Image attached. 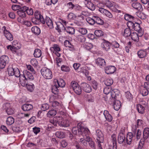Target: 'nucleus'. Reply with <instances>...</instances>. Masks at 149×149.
<instances>
[{
	"label": "nucleus",
	"instance_id": "2",
	"mask_svg": "<svg viewBox=\"0 0 149 149\" xmlns=\"http://www.w3.org/2000/svg\"><path fill=\"white\" fill-rule=\"evenodd\" d=\"M135 134V133L133 134L131 132H128L127 133L126 139V141L128 144H130L133 139L136 140V141H138L140 139L141 136V131L139 129L138 130L136 134V137H135L134 139V137L133 138V137L134 135Z\"/></svg>",
	"mask_w": 149,
	"mask_h": 149
},
{
	"label": "nucleus",
	"instance_id": "42",
	"mask_svg": "<svg viewBox=\"0 0 149 149\" xmlns=\"http://www.w3.org/2000/svg\"><path fill=\"white\" fill-rule=\"evenodd\" d=\"M13 47L15 48L17 50L21 47V45L19 43L17 42V40H14L12 42V45Z\"/></svg>",
	"mask_w": 149,
	"mask_h": 149
},
{
	"label": "nucleus",
	"instance_id": "39",
	"mask_svg": "<svg viewBox=\"0 0 149 149\" xmlns=\"http://www.w3.org/2000/svg\"><path fill=\"white\" fill-rule=\"evenodd\" d=\"M77 30L82 35H85L87 33V30L85 28L78 27L77 29Z\"/></svg>",
	"mask_w": 149,
	"mask_h": 149
},
{
	"label": "nucleus",
	"instance_id": "28",
	"mask_svg": "<svg viewBox=\"0 0 149 149\" xmlns=\"http://www.w3.org/2000/svg\"><path fill=\"white\" fill-rule=\"evenodd\" d=\"M118 141L120 144L125 141V135L123 133L120 132L119 133L118 137Z\"/></svg>",
	"mask_w": 149,
	"mask_h": 149
},
{
	"label": "nucleus",
	"instance_id": "15",
	"mask_svg": "<svg viewBox=\"0 0 149 149\" xmlns=\"http://www.w3.org/2000/svg\"><path fill=\"white\" fill-rule=\"evenodd\" d=\"M143 138L144 141L149 143V128L146 127L144 130L143 132Z\"/></svg>",
	"mask_w": 149,
	"mask_h": 149
},
{
	"label": "nucleus",
	"instance_id": "52",
	"mask_svg": "<svg viewBox=\"0 0 149 149\" xmlns=\"http://www.w3.org/2000/svg\"><path fill=\"white\" fill-rule=\"evenodd\" d=\"M56 116L55 118H54L52 119H50L49 120V122L51 124H52L53 126H57V124H58L57 121V117Z\"/></svg>",
	"mask_w": 149,
	"mask_h": 149
},
{
	"label": "nucleus",
	"instance_id": "9",
	"mask_svg": "<svg viewBox=\"0 0 149 149\" xmlns=\"http://www.w3.org/2000/svg\"><path fill=\"white\" fill-rule=\"evenodd\" d=\"M96 135L97 136L96 140L97 143H103L104 141V136L101 130H97L96 131Z\"/></svg>",
	"mask_w": 149,
	"mask_h": 149
},
{
	"label": "nucleus",
	"instance_id": "12",
	"mask_svg": "<svg viewBox=\"0 0 149 149\" xmlns=\"http://www.w3.org/2000/svg\"><path fill=\"white\" fill-rule=\"evenodd\" d=\"M149 49H141L137 52V54L139 58H144L147 56L148 52Z\"/></svg>",
	"mask_w": 149,
	"mask_h": 149
},
{
	"label": "nucleus",
	"instance_id": "62",
	"mask_svg": "<svg viewBox=\"0 0 149 149\" xmlns=\"http://www.w3.org/2000/svg\"><path fill=\"white\" fill-rule=\"evenodd\" d=\"M31 63L34 67H37L38 65V63L37 61L35 58H33L31 61Z\"/></svg>",
	"mask_w": 149,
	"mask_h": 149
},
{
	"label": "nucleus",
	"instance_id": "24",
	"mask_svg": "<svg viewBox=\"0 0 149 149\" xmlns=\"http://www.w3.org/2000/svg\"><path fill=\"white\" fill-rule=\"evenodd\" d=\"M112 101L113 102V107L114 109L116 111L119 110L121 106L120 101L118 100H115Z\"/></svg>",
	"mask_w": 149,
	"mask_h": 149
},
{
	"label": "nucleus",
	"instance_id": "35",
	"mask_svg": "<svg viewBox=\"0 0 149 149\" xmlns=\"http://www.w3.org/2000/svg\"><path fill=\"white\" fill-rule=\"evenodd\" d=\"M31 31L33 33L36 35H38L40 33V29L36 26L33 27L31 28Z\"/></svg>",
	"mask_w": 149,
	"mask_h": 149
},
{
	"label": "nucleus",
	"instance_id": "23",
	"mask_svg": "<svg viewBox=\"0 0 149 149\" xmlns=\"http://www.w3.org/2000/svg\"><path fill=\"white\" fill-rule=\"evenodd\" d=\"M64 45L66 47H68L70 50L74 51L75 50L74 45L69 41L67 40H65L64 42Z\"/></svg>",
	"mask_w": 149,
	"mask_h": 149
},
{
	"label": "nucleus",
	"instance_id": "40",
	"mask_svg": "<svg viewBox=\"0 0 149 149\" xmlns=\"http://www.w3.org/2000/svg\"><path fill=\"white\" fill-rule=\"evenodd\" d=\"M14 122V119L12 117L10 116L8 117L6 120V124L8 125H10Z\"/></svg>",
	"mask_w": 149,
	"mask_h": 149
},
{
	"label": "nucleus",
	"instance_id": "50",
	"mask_svg": "<svg viewBox=\"0 0 149 149\" xmlns=\"http://www.w3.org/2000/svg\"><path fill=\"white\" fill-rule=\"evenodd\" d=\"M95 22L98 24L102 25L104 24L103 20L100 17L95 16Z\"/></svg>",
	"mask_w": 149,
	"mask_h": 149
},
{
	"label": "nucleus",
	"instance_id": "13",
	"mask_svg": "<svg viewBox=\"0 0 149 149\" xmlns=\"http://www.w3.org/2000/svg\"><path fill=\"white\" fill-rule=\"evenodd\" d=\"M5 105L6 107L5 109L8 115H10L14 113L15 112L14 109L10 104L7 103Z\"/></svg>",
	"mask_w": 149,
	"mask_h": 149
},
{
	"label": "nucleus",
	"instance_id": "5",
	"mask_svg": "<svg viewBox=\"0 0 149 149\" xmlns=\"http://www.w3.org/2000/svg\"><path fill=\"white\" fill-rule=\"evenodd\" d=\"M105 6L111 9L112 11L116 13H120V10H118V6L114 3H112L109 1H107L106 2Z\"/></svg>",
	"mask_w": 149,
	"mask_h": 149
},
{
	"label": "nucleus",
	"instance_id": "18",
	"mask_svg": "<svg viewBox=\"0 0 149 149\" xmlns=\"http://www.w3.org/2000/svg\"><path fill=\"white\" fill-rule=\"evenodd\" d=\"M116 68L113 66H108L105 69V72L107 74L113 73L116 71Z\"/></svg>",
	"mask_w": 149,
	"mask_h": 149
},
{
	"label": "nucleus",
	"instance_id": "30",
	"mask_svg": "<svg viewBox=\"0 0 149 149\" xmlns=\"http://www.w3.org/2000/svg\"><path fill=\"white\" fill-rule=\"evenodd\" d=\"M81 131H82V135L84 136H86L90 133V132L88 128L84 127L82 126H81Z\"/></svg>",
	"mask_w": 149,
	"mask_h": 149
},
{
	"label": "nucleus",
	"instance_id": "33",
	"mask_svg": "<svg viewBox=\"0 0 149 149\" xmlns=\"http://www.w3.org/2000/svg\"><path fill=\"white\" fill-rule=\"evenodd\" d=\"M111 140L113 143V148L116 149L117 139L116 136L115 134H113L111 135Z\"/></svg>",
	"mask_w": 149,
	"mask_h": 149
},
{
	"label": "nucleus",
	"instance_id": "53",
	"mask_svg": "<svg viewBox=\"0 0 149 149\" xmlns=\"http://www.w3.org/2000/svg\"><path fill=\"white\" fill-rule=\"evenodd\" d=\"M61 69L62 71L64 72H69L70 70V68L69 66L64 65L61 66Z\"/></svg>",
	"mask_w": 149,
	"mask_h": 149
},
{
	"label": "nucleus",
	"instance_id": "14",
	"mask_svg": "<svg viewBox=\"0 0 149 149\" xmlns=\"http://www.w3.org/2000/svg\"><path fill=\"white\" fill-rule=\"evenodd\" d=\"M81 126L79 124L77 125V127H73L72 129V132L75 135H78L79 136L82 135V132L81 131Z\"/></svg>",
	"mask_w": 149,
	"mask_h": 149
},
{
	"label": "nucleus",
	"instance_id": "8",
	"mask_svg": "<svg viewBox=\"0 0 149 149\" xmlns=\"http://www.w3.org/2000/svg\"><path fill=\"white\" fill-rule=\"evenodd\" d=\"M9 62V58L6 55H3L0 57V68H5Z\"/></svg>",
	"mask_w": 149,
	"mask_h": 149
},
{
	"label": "nucleus",
	"instance_id": "49",
	"mask_svg": "<svg viewBox=\"0 0 149 149\" xmlns=\"http://www.w3.org/2000/svg\"><path fill=\"white\" fill-rule=\"evenodd\" d=\"M86 19L87 22L93 25L95 23V16L93 17L92 18L90 17H88Z\"/></svg>",
	"mask_w": 149,
	"mask_h": 149
},
{
	"label": "nucleus",
	"instance_id": "46",
	"mask_svg": "<svg viewBox=\"0 0 149 149\" xmlns=\"http://www.w3.org/2000/svg\"><path fill=\"white\" fill-rule=\"evenodd\" d=\"M87 6L89 9L92 10H94L95 8V7L94 5L90 1L87 3Z\"/></svg>",
	"mask_w": 149,
	"mask_h": 149
},
{
	"label": "nucleus",
	"instance_id": "60",
	"mask_svg": "<svg viewBox=\"0 0 149 149\" xmlns=\"http://www.w3.org/2000/svg\"><path fill=\"white\" fill-rule=\"evenodd\" d=\"M49 108V105L45 103L42 105L41 107V109L43 111H45L48 109Z\"/></svg>",
	"mask_w": 149,
	"mask_h": 149
},
{
	"label": "nucleus",
	"instance_id": "47",
	"mask_svg": "<svg viewBox=\"0 0 149 149\" xmlns=\"http://www.w3.org/2000/svg\"><path fill=\"white\" fill-rule=\"evenodd\" d=\"M17 13L20 17L22 18H24L26 17V14L22 10L17 11Z\"/></svg>",
	"mask_w": 149,
	"mask_h": 149
},
{
	"label": "nucleus",
	"instance_id": "44",
	"mask_svg": "<svg viewBox=\"0 0 149 149\" xmlns=\"http://www.w3.org/2000/svg\"><path fill=\"white\" fill-rule=\"evenodd\" d=\"M56 136L58 138H63L65 137V135L64 133L62 132H57L55 133Z\"/></svg>",
	"mask_w": 149,
	"mask_h": 149
},
{
	"label": "nucleus",
	"instance_id": "54",
	"mask_svg": "<svg viewBox=\"0 0 149 149\" xmlns=\"http://www.w3.org/2000/svg\"><path fill=\"white\" fill-rule=\"evenodd\" d=\"M58 0H46L45 3L47 5H50L53 3L55 4L58 2Z\"/></svg>",
	"mask_w": 149,
	"mask_h": 149
},
{
	"label": "nucleus",
	"instance_id": "37",
	"mask_svg": "<svg viewBox=\"0 0 149 149\" xmlns=\"http://www.w3.org/2000/svg\"><path fill=\"white\" fill-rule=\"evenodd\" d=\"M42 52L41 50L38 49H36L35 50L33 54L34 56L36 58H39L41 56Z\"/></svg>",
	"mask_w": 149,
	"mask_h": 149
},
{
	"label": "nucleus",
	"instance_id": "11",
	"mask_svg": "<svg viewBox=\"0 0 149 149\" xmlns=\"http://www.w3.org/2000/svg\"><path fill=\"white\" fill-rule=\"evenodd\" d=\"M99 11L102 14L109 18H111L113 17V15L110 12L103 8H99Z\"/></svg>",
	"mask_w": 149,
	"mask_h": 149
},
{
	"label": "nucleus",
	"instance_id": "22",
	"mask_svg": "<svg viewBox=\"0 0 149 149\" xmlns=\"http://www.w3.org/2000/svg\"><path fill=\"white\" fill-rule=\"evenodd\" d=\"M96 63L99 66H104L105 65L106 63L104 60L101 58H97L95 60Z\"/></svg>",
	"mask_w": 149,
	"mask_h": 149
},
{
	"label": "nucleus",
	"instance_id": "3",
	"mask_svg": "<svg viewBox=\"0 0 149 149\" xmlns=\"http://www.w3.org/2000/svg\"><path fill=\"white\" fill-rule=\"evenodd\" d=\"M41 73L43 77L46 79H51L52 77V71L46 67L42 68L41 70Z\"/></svg>",
	"mask_w": 149,
	"mask_h": 149
},
{
	"label": "nucleus",
	"instance_id": "57",
	"mask_svg": "<svg viewBox=\"0 0 149 149\" xmlns=\"http://www.w3.org/2000/svg\"><path fill=\"white\" fill-rule=\"evenodd\" d=\"M6 47L8 49L11 50L13 53H16L17 50L15 48L13 47L12 45H8Z\"/></svg>",
	"mask_w": 149,
	"mask_h": 149
},
{
	"label": "nucleus",
	"instance_id": "17",
	"mask_svg": "<svg viewBox=\"0 0 149 149\" xmlns=\"http://www.w3.org/2000/svg\"><path fill=\"white\" fill-rule=\"evenodd\" d=\"M81 85L83 90L85 92L89 93L91 91V88L88 84L86 83H83Z\"/></svg>",
	"mask_w": 149,
	"mask_h": 149
},
{
	"label": "nucleus",
	"instance_id": "63",
	"mask_svg": "<svg viewBox=\"0 0 149 149\" xmlns=\"http://www.w3.org/2000/svg\"><path fill=\"white\" fill-rule=\"evenodd\" d=\"M26 68L27 69L31 71L32 73L35 74L36 72L33 68L30 65H26Z\"/></svg>",
	"mask_w": 149,
	"mask_h": 149
},
{
	"label": "nucleus",
	"instance_id": "48",
	"mask_svg": "<svg viewBox=\"0 0 149 149\" xmlns=\"http://www.w3.org/2000/svg\"><path fill=\"white\" fill-rule=\"evenodd\" d=\"M58 87L57 86L56 84H55V85L53 86L52 87V92L55 94L58 93Z\"/></svg>",
	"mask_w": 149,
	"mask_h": 149
},
{
	"label": "nucleus",
	"instance_id": "45",
	"mask_svg": "<svg viewBox=\"0 0 149 149\" xmlns=\"http://www.w3.org/2000/svg\"><path fill=\"white\" fill-rule=\"evenodd\" d=\"M131 38L134 41H139V38L138 35L136 33H133L131 34Z\"/></svg>",
	"mask_w": 149,
	"mask_h": 149
},
{
	"label": "nucleus",
	"instance_id": "31",
	"mask_svg": "<svg viewBox=\"0 0 149 149\" xmlns=\"http://www.w3.org/2000/svg\"><path fill=\"white\" fill-rule=\"evenodd\" d=\"M45 21L47 26L50 29H52L53 28V22L50 18L46 17Z\"/></svg>",
	"mask_w": 149,
	"mask_h": 149
},
{
	"label": "nucleus",
	"instance_id": "32",
	"mask_svg": "<svg viewBox=\"0 0 149 149\" xmlns=\"http://www.w3.org/2000/svg\"><path fill=\"white\" fill-rule=\"evenodd\" d=\"M136 109L139 113L143 114L144 113L145 110V107L140 104L136 105Z\"/></svg>",
	"mask_w": 149,
	"mask_h": 149
},
{
	"label": "nucleus",
	"instance_id": "19",
	"mask_svg": "<svg viewBox=\"0 0 149 149\" xmlns=\"http://www.w3.org/2000/svg\"><path fill=\"white\" fill-rule=\"evenodd\" d=\"M54 82L55 84H56L57 86L58 87H64L65 85V82L64 80L61 79H55Z\"/></svg>",
	"mask_w": 149,
	"mask_h": 149
},
{
	"label": "nucleus",
	"instance_id": "34",
	"mask_svg": "<svg viewBox=\"0 0 149 149\" xmlns=\"http://www.w3.org/2000/svg\"><path fill=\"white\" fill-rule=\"evenodd\" d=\"M51 51L52 52H60L61 50L59 46L57 45H54L50 49Z\"/></svg>",
	"mask_w": 149,
	"mask_h": 149
},
{
	"label": "nucleus",
	"instance_id": "16",
	"mask_svg": "<svg viewBox=\"0 0 149 149\" xmlns=\"http://www.w3.org/2000/svg\"><path fill=\"white\" fill-rule=\"evenodd\" d=\"M111 43L108 41L104 40L103 42L101 44V47L103 49L106 51L109 50L110 48Z\"/></svg>",
	"mask_w": 149,
	"mask_h": 149
},
{
	"label": "nucleus",
	"instance_id": "38",
	"mask_svg": "<svg viewBox=\"0 0 149 149\" xmlns=\"http://www.w3.org/2000/svg\"><path fill=\"white\" fill-rule=\"evenodd\" d=\"M56 113V111L54 109L49 110L47 114V116L48 117H53L55 116Z\"/></svg>",
	"mask_w": 149,
	"mask_h": 149
},
{
	"label": "nucleus",
	"instance_id": "21",
	"mask_svg": "<svg viewBox=\"0 0 149 149\" xmlns=\"http://www.w3.org/2000/svg\"><path fill=\"white\" fill-rule=\"evenodd\" d=\"M111 100H117V97L118 95V91L116 89H114L111 91Z\"/></svg>",
	"mask_w": 149,
	"mask_h": 149
},
{
	"label": "nucleus",
	"instance_id": "26",
	"mask_svg": "<svg viewBox=\"0 0 149 149\" xmlns=\"http://www.w3.org/2000/svg\"><path fill=\"white\" fill-rule=\"evenodd\" d=\"M139 91L140 93L143 96H146L148 94V91L143 86L140 87Z\"/></svg>",
	"mask_w": 149,
	"mask_h": 149
},
{
	"label": "nucleus",
	"instance_id": "25",
	"mask_svg": "<svg viewBox=\"0 0 149 149\" xmlns=\"http://www.w3.org/2000/svg\"><path fill=\"white\" fill-rule=\"evenodd\" d=\"M33 108V107L31 104H24L22 107V110L25 111H29L32 109Z\"/></svg>",
	"mask_w": 149,
	"mask_h": 149
},
{
	"label": "nucleus",
	"instance_id": "64",
	"mask_svg": "<svg viewBox=\"0 0 149 149\" xmlns=\"http://www.w3.org/2000/svg\"><path fill=\"white\" fill-rule=\"evenodd\" d=\"M67 17L70 20H71L74 19L75 18L76 16L73 13H70L68 14Z\"/></svg>",
	"mask_w": 149,
	"mask_h": 149
},
{
	"label": "nucleus",
	"instance_id": "1",
	"mask_svg": "<svg viewBox=\"0 0 149 149\" xmlns=\"http://www.w3.org/2000/svg\"><path fill=\"white\" fill-rule=\"evenodd\" d=\"M23 74L21 75L19 77V81L23 86H25L27 83V80H32L34 77L32 74L28 71L25 70L24 71Z\"/></svg>",
	"mask_w": 149,
	"mask_h": 149
},
{
	"label": "nucleus",
	"instance_id": "7",
	"mask_svg": "<svg viewBox=\"0 0 149 149\" xmlns=\"http://www.w3.org/2000/svg\"><path fill=\"white\" fill-rule=\"evenodd\" d=\"M56 120L58 123V125L61 126L67 127L69 126V123L68 120H64L61 116L57 117Z\"/></svg>",
	"mask_w": 149,
	"mask_h": 149
},
{
	"label": "nucleus",
	"instance_id": "51",
	"mask_svg": "<svg viewBox=\"0 0 149 149\" xmlns=\"http://www.w3.org/2000/svg\"><path fill=\"white\" fill-rule=\"evenodd\" d=\"M113 83V81L111 79H107L104 81V84L107 86H110Z\"/></svg>",
	"mask_w": 149,
	"mask_h": 149
},
{
	"label": "nucleus",
	"instance_id": "20",
	"mask_svg": "<svg viewBox=\"0 0 149 149\" xmlns=\"http://www.w3.org/2000/svg\"><path fill=\"white\" fill-rule=\"evenodd\" d=\"M35 18L37 19H40V22L43 24H45V21L43 18V16L41 15L40 12L38 11H36L34 13Z\"/></svg>",
	"mask_w": 149,
	"mask_h": 149
},
{
	"label": "nucleus",
	"instance_id": "61",
	"mask_svg": "<svg viewBox=\"0 0 149 149\" xmlns=\"http://www.w3.org/2000/svg\"><path fill=\"white\" fill-rule=\"evenodd\" d=\"M91 85L93 88L95 90H96L98 87V84L95 80L92 81H91Z\"/></svg>",
	"mask_w": 149,
	"mask_h": 149
},
{
	"label": "nucleus",
	"instance_id": "59",
	"mask_svg": "<svg viewBox=\"0 0 149 149\" xmlns=\"http://www.w3.org/2000/svg\"><path fill=\"white\" fill-rule=\"evenodd\" d=\"M94 33L95 35L97 36L100 37L103 35V32L101 31L100 30H96L95 31Z\"/></svg>",
	"mask_w": 149,
	"mask_h": 149
},
{
	"label": "nucleus",
	"instance_id": "43",
	"mask_svg": "<svg viewBox=\"0 0 149 149\" xmlns=\"http://www.w3.org/2000/svg\"><path fill=\"white\" fill-rule=\"evenodd\" d=\"M133 29L138 32H140L141 31L140 24L136 22L134 23V26Z\"/></svg>",
	"mask_w": 149,
	"mask_h": 149
},
{
	"label": "nucleus",
	"instance_id": "36",
	"mask_svg": "<svg viewBox=\"0 0 149 149\" xmlns=\"http://www.w3.org/2000/svg\"><path fill=\"white\" fill-rule=\"evenodd\" d=\"M65 30L68 33L73 34L75 33V29L72 27L68 26L64 28Z\"/></svg>",
	"mask_w": 149,
	"mask_h": 149
},
{
	"label": "nucleus",
	"instance_id": "4",
	"mask_svg": "<svg viewBox=\"0 0 149 149\" xmlns=\"http://www.w3.org/2000/svg\"><path fill=\"white\" fill-rule=\"evenodd\" d=\"M70 88L72 89L75 93L80 95L82 92L81 89L78 83L75 81H72L70 85Z\"/></svg>",
	"mask_w": 149,
	"mask_h": 149
},
{
	"label": "nucleus",
	"instance_id": "56",
	"mask_svg": "<svg viewBox=\"0 0 149 149\" xmlns=\"http://www.w3.org/2000/svg\"><path fill=\"white\" fill-rule=\"evenodd\" d=\"M84 45V48L87 50H89L93 47L92 45L90 43L86 42Z\"/></svg>",
	"mask_w": 149,
	"mask_h": 149
},
{
	"label": "nucleus",
	"instance_id": "29",
	"mask_svg": "<svg viewBox=\"0 0 149 149\" xmlns=\"http://www.w3.org/2000/svg\"><path fill=\"white\" fill-rule=\"evenodd\" d=\"M103 114L106 120L108 121L111 122L112 121L113 119L112 117L108 111L106 110L104 111Z\"/></svg>",
	"mask_w": 149,
	"mask_h": 149
},
{
	"label": "nucleus",
	"instance_id": "27",
	"mask_svg": "<svg viewBox=\"0 0 149 149\" xmlns=\"http://www.w3.org/2000/svg\"><path fill=\"white\" fill-rule=\"evenodd\" d=\"M132 6L135 9L139 11H141L143 9L141 5L139 3H133L132 4Z\"/></svg>",
	"mask_w": 149,
	"mask_h": 149
},
{
	"label": "nucleus",
	"instance_id": "58",
	"mask_svg": "<svg viewBox=\"0 0 149 149\" xmlns=\"http://www.w3.org/2000/svg\"><path fill=\"white\" fill-rule=\"evenodd\" d=\"M26 86L27 89L28 91H32L34 90V86L33 84H27L25 85Z\"/></svg>",
	"mask_w": 149,
	"mask_h": 149
},
{
	"label": "nucleus",
	"instance_id": "10",
	"mask_svg": "<svg viewBox=\"0 0 149 149\" xmlns=\"http://www.w3.org/2000/svg\"><path fill=\"white\" fill-rule=\"evenodd\" d=\"M2 29L3 31V33L7 39L9 40L12 41L13 40V36L7 30L6 27L5 26H3L2 28Z\"/></svg>",
	"mask_w": 149,
	"mask_h": 149
},
{
	"label": "nucleus",
	"instance_id": "55",
	"mask_svg": "<svg viewBox=\"0 0 149 149\" xmlns=\"http://www.w3.org/2000/svg\"><path fill=\"white\" fill-rule=\"evenodd\" d=\"M125 96L127 99L129 101L131 100L132 99V95L129 91L125 92Z\"/></svg>",
	"mask_w": 149,
	"mask_h": 149
},
{
	"label": "nucleus",
	"instance_id": "41",
	"mask_svg": "<svg viewBox=\"0 0 149 149\" xmlns=\"http://www.w3.org/2000/svg\"><path fill=\"white\" fill-rule=\"evenodd\" d=\"M132 33L130 29L129 28H126L124 31L123 35L125 37H127L129 36Z\"/></svg>",
	"mask_w": 149,
	"mask_h": 149
},
{
	"label": "nucleus",
	"instance_id": "6",
	"mask_svg": "<svg viewBox=\"0 0 149 149\" xmlns=\"http://www.w3.org/2000/svg\"><path fill=\"white\" fill-rule=\"evenodd\" d=\"M8 74L10 76L15 75V77H19L20 76L19 70L17 68H8Z\"/></svg>",
	"mask_w": 149,
	"mask_h": 149
}]
</instances>
